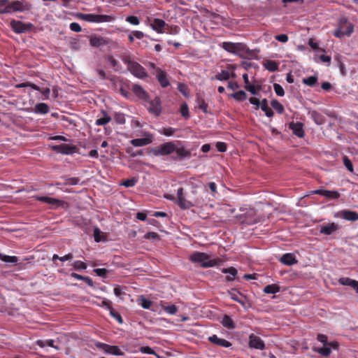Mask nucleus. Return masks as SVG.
Here are the masks:
<instances>
[{"label": "nucleus", "mask_w": 358, "mask_h": 358, "mask_svg": "<svg viewBox=\"0 0 358 358\" xmlns=\"http://www.w3.org/2000/svg\"><path fill=\"white\" fill-rule=\"evenodd\" d=\"M221 47L227 52L234 54L241 58L252 59L256 57V53L243 43L223 42Z\"/></svg>", "instance_id": "obj_1"}, {"label": "nucleus", "mask_w": 358, "mask_h": 358, "mask_svg": "<svg viewBox=\"0 0 358 358\" xmlns=\"http://www.w3.org/2000/svg\"><path fill=\"white\" fill-rule=\"evenodd\" d=\"M193 263H199L203 268L215 266L217 264L216 259H210V256L204 252H194L189 257Z\"/></svg>", "instance_id": "obj_2"}, {"label": "nucleus", "mask_w": 358, "mask_h": 358, "mask_svg": "<svg viewBox=\"0 0 358 358\" xmlns=\"http://www.w3.org/2000/svg\"><path fill=\"white\" fill-rule=\"evenodd\" d=\"M353 25L348 22V19L345 17H342L339 19L338 27L334 31V36L341 38L344 36H350L353 32Z\"/></svg>", "instance_id": "obj_3"}, {"label": "nucleus", "mask_w": 358, "mask_h": 358, "mask_svg": "<svg viewBox=\"0 0 358 358\" xmlns=\"http://www.w3.org/2000/svg\"><path fill=\"white\" fill-rule=\"evenodd\" d=\"M176 150V144L173 141L164 143L159 146L152 148L150 153L155 157L166 156L174 152Z\"/></svg>", "instance_id": "obj_4"}, {"label": "nucleus", "mask_w": 358, "mask_h": 358, "mask_svg": "<svg viewBox=\"0 0 358 358\" xmlns=\"http://www.w3.org/2000/svg\"><path fill=\"white\" fill-rule=\"evenodd\" d=\"M79 17L80 19L89 22H94V23H101V22H112L115 20V17L112 15H96V14H79Z\"/></svg>", "instance_id": "obj_5"}, {"label": "nucleus", "mask_w": 358, "mask_h": 358, "mask_svg": "<svg viewBox=\"0 0 358 358\" xmlns=\"http://www.w3.org/2000/svg\"><path fill=\"white\" fill-rule=\"evenodd\" d=\"M124 63L127 64L128 70L136 77L144 78L148 74L145 69L138 62L130 61L128 59H124Z\"/></svg>", "instance_id": "obj_6"}, {"label": "nucleus", "mask_w": 358, "mask_h": 358, "mask_svg": "<svg viewBox=\"0 0 358 358\" xmlns=\"http://www.w3.org/2000/svg\"><path fill=\"white\" fill-rule=\"evenodd\" d=\"M145 102L149 104L148 106V110L150 114L155 117H158L161 115L162 107V101L159 96H155L153 99H150L149 98L148 101Z\"/></svg>", "instance_id": "obj_7"}, {"label": "nucleus", "mask_w": 358, "mask_h": 358, "mask_svg": "<svg viewBox=\"0 0 358 358\" xmlns=\"http://www.w3.org/2000/svg\"><path fill=\"white\" fill-rule=\"evenodd\" d=\"M6 8L7 14H8L17 11L29 10L30 5L27 2L15 0L11 2L8 1L6 4Z\"/></svg>", "instance_id": "obj_8"}, {"label": "nucleus", "mask_w": 358, "mask_h": 358, "mask_svg": "<svg viewBox=\"0 0 358 358\" xmlns=\"http://www.w3.org/2000/svg\"><path fill=\"white\" fill-rule=\"evenodd\" d=\"M10 24L13 31L16 34L25 33L30 31L34 27L31 23H24L22 21L15 20H12Z\"/></svg>", "instance_id": "obj_9"}, {"label": "nucleus", "mask_w": 358, "mask_h": 358, "mask_svg": "<svg viewBox=\"0 0 358 358\" xmlns=\"http://www.w3.org/2000/svg\"><path fill=\"white\" fill-rule=\"evenodd\" d=\"M51 149L57 152L64 155H70L73 154L77 152L78 148L76 145H69V144H60L52 145Z\"/></svg>", "instance_id": "obj_10"}, {"label": "nucleus", "mask_w": 358, "mask_h": 358, "mask_svg": "<svg viewBox=\"0 0 358 358\" xmlns=\"http://www.w3.org/2000/svg\"><path fill=\"white\" fill-rule=\"evenodd\" d=\"M32 198L36 201L52 205L55 208L64 206L65 204V202L62 200L49 196H33Z\"/></svg>", "instance_id": "obj_11"}, {"label": "nucleus", "mask_w": 358, "mask_h": 358, "mask_svg": "<svg viewBox=\"0 0 358 358\" xmlns=\"http://www.w3.org/2000/svg\"><path fill=\"white\" fill-rule=\"evenodd\" d=\"M178 199L176 201L177 205L183 210L189 209L194 204L189 201L185 199L183 195V188H178L177 190Z\"/></svg>", "instance_id": "obj_12"}, {"label": "nucleus", "mask_w": 358, "mask_h": 358, "mask_svg": "<svg viewBox=\"0 0 358 358\" xmlns=\"http://www.w3.org/2000/svg\"><path fill=\"white\" fill-rule=\"evenodd\" d=\"M96 347L99 349H101L106 353L117 356L124 355L123 352L120 349V348L116 345H110L103 343H98L96 344Z\"/></svg>", "instance_id": "obj_13"}, {"label": "nucleus", "mask_w": 358, "mask_h": 358, "mask_svg": "<svg viewBox=\"0 0 358 358\" xmlns=\"http://www.w3.org/2000/svg\"><path fill=\"white\" fill-rule=\"evenodd\" d=\"M259 222L260 218L257 216L256 211L252 208L248 210L242 218V222L248 225L255 224Z\"/></svg>", "instance_id": "obj_14"}, {"label": "nucleus", "mask_w": 358, "mask_h": 358, "mask_svg": "<svg viewBox=\"0 0 358 358\" xmlns=\"http://www.w3.org/2000/svg\"><path fill=\"white\" fill-rule=\"evenodd\" d=\"M249 346L251 348L263 350L266 348L264 341L259 336L252 334L249 336Z\"/></svg>", "instance_id": "obj_15"}, {"label": "nucleus", "mask_w": 358, "mask_h": 358, "mask_svg": "<svg viewBox=\"0 0 358 358\" xmlns=\"http://www.w3.org/2000/svg\"><path fill=\"white\" fill-rule=\"evenodd\" d=\"M340 229L338 224L331 222L327 224L320 226V233L324 235H331L336 232Z\"/></svg>", "instance_id": "obj_16"}, {"label": "nucleus", "mask_w": 358, "mask_h": 358, "mask_svg": "<svg viewBox=\"0 0 358 358\" xmlns=\"http://www.w3.org/2000/svg\"><path fill=\"white\" fill-rule=\"evenodd\" d=\"M131 90L138 99L143 101H148L149 95L141 85L137 84L133 85Z\"/></svg>", "instance_id": "obj_17"}, {"label": "nucleus", "mask_w": 358, "mask_h": 358, "mask_svg": "<svg viewBox=\"0 0 358 358\" xmlns=\"http://www.w3.org/2000/svg\"><path fill=\"white\" fill-rule=\"evenodd\" d=\"M289 128L292 131L293 134L299 138L304 136L303 124L301 122H292L289 124Z\"/></svg>", "instance_id": "obj_18"}, {"label": "nucleus", "mask_w": 358, "mask_h": 358, "mask_svg": "<svg viewBox=\"0 0 358 358\" xmlns=\"http://www.w3.org/2000/svg\"><path fill=\"white\" fill-rule=\"evenodd\" d=\"M313 194L323 196L329 199H336L340 197V193L337 191H331L327 189H317L313 192Z\"/></svg>", "instance_id": "obj_19"}, {"label": "nucleus", "mask_w": 358, "mask_h": 358, "mask_svg": "<svg viewBox=\"0 0 358 358\" xmlns=\"http://www.w3.org/2000/svg\"><path fill=\"white\" fill-rule=\"evenodd\" d=\"M174 152H176L177 155L176 157H173L174 160H182L184 159H189L192 156L190 150H187L183 147L178 148L176 145V150H174Z\"/></svg>", "instance_id": "obj_20"}, {"label": "nucleus", "mask_w": 358, "mask_h": 358, "mask_svg": "<svg viewBox=\"0 0 358 358\" xmlns=\"http://www.w3.org/2000/svg\"><path fill=\"white\" fill-rule=\"evenodd\" d=\"M208 341L216 345L224 348H229L231 346V343L229 341L224 338H218L215 334L209 336Z\"/></svg>", "instance_id": "obj_21"}, {"label": "nucleus", "mask_w": 358, "mask_h": 358, "mask_svg": "<svg viewBox=\"0 0 358 358\" xmlns=\"http://www.w3.org/2000/svg\"><path fill=\"white\" fill-rule=\"evenodd\" d=\"M157 79L162 87H166L170 85L167 78L166 73L160 69H157Z\"/></svg>", "instance_id": "obj_22"}, {"label": "nucleus", "mask_w": 358, "mask_h": 358, "mask_svg": "<svg viewBox=\"0 0 358 358\" xmlns=\"http://www.w3.org/2000/svg\"><path fill=\"white\" fill-rule=\"evenodd\" d=\"M280 262L287 266H292L298 262L292 253H285L280 259Z\"/></svg>", "instance_id": "obj_23"}, {"label": "nucleus", "mask_w": 358, "mask_h": 358, "mask_svg": "<svg viewBox=\"0 0 358 358\" xmlns=\"http://www.w3.org/2000/svg\"><path fill=\"white\" fill-rule=\"evenodd\" d=\"M166 25L165 21L159 18H155L150 24L152 29L160 34L164 32V29Z\"/></svg>", "instance_id": "obj_24"}, {"label": "nucleus", "mask_w": 358, "mask_h": 358, "mask_svg": "<svg viewBox=\"0 0 358 358\" xmlns=\"http://www.w3.org/2000/svg\"><path fill=\"white\" fill-rule=\"evenodd\" d=\"M341 217L348 221L355 222L358 220V213L349 210H343L341 211Z\"/></svg>", "instance_id": "obj_25"}, {"label": "nucleus", "mask_w": 358, "mask_h": 358, "mask_svg": "<svg viewBox=\"0 0 358 358\" xmlns=\"http://www.w3.org/2000/svg\"><path fill=\"white\" fill-rule=\"evenodd\" d=\"M152 142V137H146L142 138H134L130 141V143L135 147H141L150 144Z\"/></svg>", "instance_id": "obj_26"}, {"label": "nucleus", "mask_w": 358, "mask_h": 358, "mask_svg": "<svg viewBox=\"0 0 358 358\" xmlns=\"http://www.w3.org/2000/svg\"><path fill=\"white\" fill-rule=\"evenodd\" d=\"M222 272L229 274V275L226 277L227 281H233L238 273V271L234 267L223 268Z\"/></svg>", "instance_id": "obj_27"}, {"label": "nucleus", "mask_w": 358, "mask_h": 358, "mask_svg": "<svg viewBox=\"0 0 358 358\" xmlns=\"http://www.w3.org/2000/svg\"><path fill=\"white\" fill-rule=\"evenodd\" d=\"M50 108L47 103H37L34 109V113L38 114H47L49 113Z\"/></svg>", "instance_id": "obj_28"}, {"label": "nucleus", "mask_w": 358, "mask_h": 358, "mask_svg": "<svg viewBox=\"0 0 358 358\" xmlns=\"http://www.w3.org/2000/svg\"><path fill=\"white\" fill-rule=\"evenodd\" d=\"M311 118L318 125H321L325 122V117L319 112L313 110L310 113Z\"/></svg>", "instance_id": "obj_29"}, {"label": "nucleus", "mask_w": 358, "mask_h": 358, "mask_svg": "<svg viewBox=\"0 0 358 358\" xmlns=\"http://www.w3.org/2000/svg\"><path fill=\"white\" fill-rule=\"evenodd\" d=\"M90 44L92 47L99 48L106 44L103 38L100 36H92L90 39Z\"/></svg>", "instance_id": "obj_30"}, {"label": "nucleus", "mask_w": 358, "mask_h": 358, "mask_svg": "<svg viewBox=\"0 0 358 358\" xmlns=\"http://www.w3.org/2000/svg\"><path fill=\"white\" fill-rule=\"evenodd\" d=\"M101 113L103 114V117L99 118L96 120L95 124L97 126H102L109 123L111 121V117L106 110H102Z\"/></svg>", "instance_id": "obj_31"}, {"label": "nucleus", "mask_w": 358, "mask_h": 358, "mask_svg": "<svg viewBox=\"0 0 358 358\" xmlns=\"http://www.w3.org/2000/svg\"><path fill=\"white\" fill-rule=\"evenodd\" d=\"M259 108H261V109L265 113V115L267 117H271L273 116L274 113L272 109L269 108L268 101L266 99H264L262 101H261V105Z\"/></svg>", "instance_id": "obj_32"}, {"label": "nucleus", "mask_w": 358, "mask_h": 358, "mask_svg": "<svg viewBox=\"0 0 358 358\" xmlns=\"http://www.w3.org/2000/svg\"><path fill=\"white\" fill-rule=\"evenodd\" d=\"M221 322L224 327L229 329H232L235 328V324L233 320L231 318L230 316L227 315H224Z\"/></svg>", "instance_id": "obj_33"}, {"label": "nucleus", "mask_w": 358, "mask_h": 358, "mask_svg": "<svg viewBox=\"0 0 358 358\" xmlns=\"http://www.w3.org/2000/svg\"><path fill=\"white\" fill-rule=\"evenodd\" d=\"M229 295L232 300L244 305V299L240 292H236L235 289H232V291L229 292Z\"/></svg>", "instance_id": "obj_34"}, {"label": "nucleus", "mask_w": 358, "mask_h": 358, "mask_svg": "<svg viewBox=\"0 0 358 358\" xmlns=\"http://www.w3.org/2000/svg\"><path fill=\"white\" fill-rule=\"evenodd\" d=\"M280 291V287L276 284L268 285L264 288V292L266 294H275Z\"/></svg>", "instance_id": "obj_35"}, {"label": "nucleus", "mask_w": 358, "mask_h": 358, "mask_svg": "<svg viewBox=\"0 0 358 358\" xmlns=\"http://www.w3.org/2000/svg\"><path fill=\"white\" fill-rule=\"evenodd\" d=\"M264 67L270 72H274L278 70V64L273 60H267L264 63Z\"/></svg>", "instance_id": "obj_36"}, {"label": "nucleus", "mask_w": 358, "mask_h": 358, "mask_svg": "<svg viewBox=\"0 0 358 358\" xmlns=\"http://www.w3.org/2000/svg\"><path fill=\"white\" fill-rule=\"evenodd\" d=\"M313 351L326 357H329L331 352V348H329L328 345L324 346L322 348H315Z\"/></svg>", "instance_id": "obj_37"}, {"label": "nucleus", "mask_w": 358, "mask_h": 358, "mask_svg": "<svg viewBox=\"0 0 358 358\" xmlns=\"http://www.w3.org/2000/svg\"><path fill=\"white\" fill-rule=\"evenodd\" d=\"M160 305L163 310L170 315H176L178 312V308L176 305L165 306L164 301H161Z\"/></svg>", "instance_id": "obj_38"}, {"label": "nucleus", "mask_w": 358, "mask_h": 358, "mask_svg": "<svg viewBox=\"0 0 358 358\" xmlns=\"http://www.w3.org/2000/svg\"><path fill=\"white\" fill-rule=\"evenodd\" d=\"M54 343H55V341L52 339H48V340H45V341L37 340L36 341V345L41 348H44L46 345H48V346L58 349V348L57 346L54 345Z\"/></svg>", "instance_id": "obj_39"}, {"label": "nucleus", "mask_w": 358, "mask_h": 358, "mask_svg": "<svg viewBox=\"0 0 358 358\" xmlns=\"http://www.w3.org/2000/svg\"><path fill=\"white\" fill-rule=\"evenodd\" d=\"M271 105L277 111L278 113L282 114L284 113V106L278 100H271Z\"/></svg>", "instance_id": "obj_40"}, {"label": "nucleus", "mask_w": 358, "mask_h": 358, "mask_svg": "<svg viewBox=\"0 0 358 358\" xmlns=\"http://www.w3.org/2000/svg\"><path fill=\"white\" fill-rule=\"evenodd\" d=\"M0 259L7 263H17L18 258L16 256H9L0 253Z\"/></svg>", "instance_id": "obj_41"}, {"label": "nucleus", "mask_w": 358, "mask_h": 358, "mask_svg": "<svg viewBox=\"0 0 358 358\" xmlns=\"http://www.w3.org/2000/svg\"><path fill=\"white\" fill-rule=\"evenodd\" d=\"M230 73L228 71L222 70L220 73L215 76V79L217 80H228L230 78Z\"/></svg>", "instance_id": "obj_42"}, {"label": "nucleus", "mask_w": 358, "mask_h": 358, "mask_svg": "<svg viewBox=\"0 0 358 358\" xmlns=\"http://www.w3.org/2000/svg\"><path fill=\"white\" fill-rule=\"evenodd\" d=\"M231 96L238 101H242L245 100L247 99L248 96H247V94L244 91L240 90L238 92H236L232 94Z\"/></svg>", "instance_id": "obj_43"}, {"label": "nucleus", "mask_w": 358, "mask_h": 358, "mask_svg": "<svg viewBox=\"0 0 358 358\" xmlns=\"http://www.w3.org/2000/svg\"><path fill=\"white\" fill-rule=\"evenodd\" d=\"M317 82V76H310L303 79V83L310 87H313Z\"/></svg>", "instance_id": "obj_44"}, {"label": "nucleus", "mask_w": 358, "mask_h": 358, "mask_svg": "<svg viewBox=\"0 0 358 358\" xmlns=\"http://www.w3.org/2000/svg\"><path fill=\"white\" fill-rule=\"evenodd\" d=\"M73 267L76 271L85 270L87 268V264L80 260L75 261L73 263Z\"/></svg>", "instance_id": "obj_45"}, {"label": "nucleus", "mask_w": 358, "mask_h": 358, "mask_svg": "<svg viewBox=\"0 0 358 358\" xmlns=\"http://www.w3.org/2000/svg\"><path fill=\"white\" fill-rule=\"evenodd\" d=\"M138 182V180L135 178H131L130 179L125 180L122 182L121 185L126 187H134Z\"/></svg>", "instance_id": "obj_46"}, {"label": "nucleus", "mask_w": 358, "mask_h": 358, "mask_svg": "<svg viewBox=\"0 0 358 358\" xmlns=\"http://www.w3.org/2000/svg\"><path fill=\"white\" fill-rule=\"evenodd\" d=\"M109 311H110V316L113 317L114 319H115L118 323H120V324L123 323V319H122V316L120 315V314L119 313L115 311L113 307L109 310Z\"/></svg>", "instance_id": "obj_47"}, {"label": "nucleus", "mask_w": 358, "mask_h": 358, "mask_svg": "<svg viewBox=\"0 0 358 358\" xmlns=\"http://www.w3.org/2000/svg\"><path fill=\"white\" fill-rule=\"evenodd\" d=\"M343 164L346 169L351 173L354 171L353 164L351 160L347 156H344L343 158Z\"/></svg>", "instance_id": "obj_48"}, {"label": "nucleus", "mask_w": 358, "mask_h": 358, "mask_svg": "<svg viewBox=\"0 0 358 358\" xmlns=\"http://www.w3.org/2000/svg\"><path fill=\"white\" fill-rule=\"evenodd\" d=\"M140 300H141L140 304L142 306V308H143L144 309H150L152 303V302L150 300H149L143 296H141Z\"/></svg>", "instance_id": "obj_49"}, {"label": "nucleus", "mask_w": 358, "mask_h": 358, "mask_svg": "<svg viewBox=\"0 0 358 358\" xmlns=\"http://www.w3.org/2000/svg\"><path fill=\"white\" fill-rule=\"evenodd\" d=\"M176 131V129L172 127H165L162 128V130H159V132L162 134H164L166 136H173L174 132Z\"/></svg>", "instance_id": "obj_50"}, {"label": "nucleus", "mask_w": 358, "mask_h": 358, "mask_svg": "<svg viewBox=\"0 0 358 358\" xmlns=\"http://www.w3.org/2000/svg\"><path fill=\"white\" fill-rule=\"evenodd\" d=\"M180 113H181L182 116L186 119L189 117V108L186 103H184L183 104L181 105Z\"/></svg>", "instance_id": "obj_51"}, {"label": "nucleus", "mask_w": 358, "mask_h": 358, "mask_svg": "<svg viewBox=\"0 0 358 358\" xmlns=\"http://www.w3.org/2000/svg\"><path fill=\"white\" fill-rule=\"evenodd\" d=\"M273 89H274L275 94L278 96H284L285 91H284L282 87L280 84L275 83L273 85Z\"/></svg>", "instance_id": "obj_52"}, {"label": "nucleus", "mask_w": 358, "mask_h": 358, "mask_svg": "<svg viewBox=\"0 0 358 358\" xmlns=\"http://www.w3.org/2000/svg\"><path fill=\"white\" fill-rule=\"evenodd\" d=\"M144 238L148 240L152 239L158 241L160 239L159 234L154 231H150L146 233L144 236Z\"/></svg>", "instance_id": "obj_53"}, {"label": "nucleus", "mask_w": 358, "mask_h": 358, "mask_svg": "<svg viewBox=\"0 0 358 358\" xmlns=\"http://www.w3.org/2000/svg\"><path fill=\"white\" fill-rule=\"evenodd\" d=\"M199 108L201 109L205 113H208V103H206L203 99H198Z\"/></svg>", "instance_id": "obj_54"}, {"label": "nucleus", "mask_w": 358, "mask_h": 358, "mask_svg": "<svg viewBox=\"0 0 358 358\" xmlns=\"http://www.w3.org/2000/svg\"><path fill=\"white\" fill-rule=\"evenodd\" d=\"M126 21L133 25H138L140 24V20L136 16H128L126 17Z\"/></svg>", "instance_id": "obj_55"}, {"label": "nucleus", "mask_w": 358, "mask_h": 358, "mask_svg": "<svg viewBox=\"0 0 358 358\" xmlns=\"http://www.w3.org/2000/svg\"><path fill=\"white\" fill-rule=\"evenodd\" d=\"M354 280L348 277H343L339 278L338 282L342 285L350 286Z\"/></svg>", "instance_id": "obj_56"}, {"label": "nucleus", "mask_w": 358, "mask_h": 358, "mask_svg": "<svg viewBox=\"0 0 358 358\" xmlns=\"http://www.w3.org/2000/svg\"><path fill=\"white\" fill-rule=\"evenodd\" d=\"M99 306L106 308L108 310L113 307L112 302L110 300L104 298L101 299V301Z\"/></svg>", "instance_id": "obj_57"}, {"label": "nucleus", "mask_w": 358, "mask_h": 358, "mask_svg": "<svg viewBox=\"0 0 358 358\" xmlns=\"http://www.w3.org/2000/svg\"><path fill=\"white\" fill-rule=\"evenodd\" d=\"M79 181H80V180L78 178H75V177L69 178L66 180L64 185H76L78 184Z\"/></svg>", "instance_id": "obj_58"}, {"label": "nucleus", "mask_w": 358, "mask_h": 358, "mask_svg": "<svg viewBox=\"0 0 358 358\" xmlns=\"http://www.w3.org/2000/svg\"><path fill=\"white\" fill-rule=\"evenodd\" d=\"M178 90L180 92H181L185 96H188V92L187 89V86L183 83H178Z\"/></svg>", "instance_id": "obj_59"}, {"label": "nucleus", "mask_w": 358, "mask_h": 358, "mask_svg": "<svg viewBox=\"0 0 358 358\" xmlns=\"http://www.w3.org/2000/svg\"><path fill=\"white\" fill-rule=\"evenodd\" d=\"M317 339L318 341L323 343L324 345H327L329 343L327 340V336L322 334H318L317 336Z\"/></svg>", "instance_id": "obj_60"}, {"label": "nucleus", "mask_w": 358, "mask_h": 358, "mask_svg": "<svg viewBox=\"0 0 358 358\" xmlns=\"http://www.w3.org/2000/svg\"><path fill=\"white\" fill-rule=\"evenodd\" d=\"M70 29L75 32H80L82 30L80 25L77 22H72L70 24Z\"/></svg>", "instance_id": "obj_61"}, {"label": "nucleus", "mask_w": 358, "mask_h": 358, "mask_svg": "<svg viewBox=\"0 0 358 358\" xmlns=\"http://www.w3.org/2000/svg\"><path fill=\"white\" fill-rule=\"evenodd\" d=\"M216 148L218 151L224 152L227 150V144L224 142H217L216 143Z\"/></svg>", "instance_id": "obj_62"}, {"label": "nucleus", "mask_w": 358, "mask_h": 358, "mask_svg": "<svg viewBox=\"0 0 358 358\" xmlns=\"http://www.w3.org/2000/svg\"><path fill=\"white\" fill-rule=\"evenodd\" d=\"M141 352L143 353H145V354H148V355H155V350L153 349H152L151 348H150L149 346L142 347L141 348Z\"/></svg>", "instance_id": "obj_63"}, {"label": "nucleus", "mask_w": 358, "mask_h": 358, "mask_svg": "<svg viewBox=\"0 0 358 358\" xmlns=\"http://www.w3.org/2000/svg\"><path fill=\"white\" fill-rule=\"evenodd\" d=\"M245 88L249 91L253 95H257L258 94V92L257 91V87L253 85H245Z\"/></svg>", "instance_id": "obj_64"}]
</instances>
